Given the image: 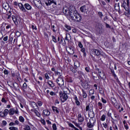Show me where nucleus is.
Returning <instances> with one entry per match:
<instances>
[{
	"instance_id": "nucleus-29",
	"label": "nucleus",
	"mask_w": 130,
	"mask_h": 130,
	"mask_svg": "<svg viewBox=\"0 0 130 130\" xmlns=\"http://www.w3.org/2000/svg\"><path fill=\"white\" fill-rule=\"evenodd\" d=\"M89 117H90V118H94L95 114L94 113V112H91L88 114Z\"/></svg>"
},
{
	"instance_id": "nucleus-38",
	"label": "nucleus",
	"mask_w": 130,
	"mask_h": 130,
	"mask_svg": "<svg viewBox=\"0 0 130 130\" xmlns=\"http://www.w3.org/2000/svg\"><path fill=\"white\" fill-rule=\"evenodd\" d=\"M94 89H90L89 91V96H92L94 94Z\"/></svg>"
},
{
	"instance_id": "nucleus-61",
	"label": "nucleus",
	"mask_w": 130,
	"mask_h": 130,
	"mask_svg": "<svg viewBox=\"0 0 130 130\" xmlns=\"http://www.w3.org/2000/svg\"><path fill=\"white\" fill-rule=\"evenodd\" d=\"M4 73L5 74V75H9V71L5 69L4 71Z\"/></svg>"
},
{
	"instance_id": "nucleus-44",
	"label": "nucleus",
	"mask_w": 130,
	"mask_h": 130,
	"mask_svg": "<svg viewBox=\"0 0 130 130\" xmlns=\"http://www.w3.org/2000/svg\"><path fill=\"white\" fill-rule=\"evenodd\" d=\"M64 27L68 29L69 31H71L72 30V28H71V26L70 25H68L67 24L65 25Z\"/></svg>"
},
{
	"instance_id": "nucleus-8",
	"label": "nucleus",
	"mask_w": 130,
	"mask_h": 130,
	"mask_svg": "<svg viewBox=\"0 0 130 130\" xmlns=\"http://www.w3.org/2000/svg\"><path fill=\"white\" fill-rule=\"evenodd\" d=\"M88 6H87L86 5H84L80 7V12H81V13H88Z\"/></svg>"
},
{
	"instance_id": "nucleus-24",
	"label": "nucleus",
	"mask_w": 130,
	"mask_h": 130,
	"mask_svg": "<svg viewBox=\"0 0 130 130\" xmlns=\"http://www.w3.org/2000/svg\"><path fill=\"white\" fill-rule=\"evenodd\" d=\"M52 110L54 112H55V113H57V114L59 113V111H58V108H57V107H56L53 106Z\"/></svg>"
},
{
	"instance_id": "nucleus-31",
	"label": "nucleus",
	"mask_w": 130,
	"mask_h": 130,
	"mask_svg": "<svg viewBox=\"0 0 130 130\" xmlns=\"http://www.w3.org/2000/svg\"><path fill=\"white\" fill-rule=\"evenodd\" d=\"M87 93L86 92V91H85V90H84L83 89H82V96L83 98H87Z\"/></svg>"
},
{
	"instance_id": "nucleus-25",
	"label": "nucleus",
	"mask_w": 130,
	"mask_h": 130,
	"mask_svg": "<svg viewBox=\"0 0 130 130\" xmlns=\"http://www.w3.org/2000/svg\"><path fill=\"white\" fill-rule=\"evenodd\" d=\"M57 75H59V77H61L62 76V70L60 69H58L57 70Z\"/></svg>"
},
{
	"instance_id": "nucleus-62",
	"label": "nucleus",
	"mask_w": 130,
	"mask_h": 130,
	"mask_svg": "<svg viewBox=\"0 0 130 130\" xmlns=\"http://www.w3.org/2000/svg\"><path fill=\"white\" fill-rule=\"evenodd\" d=\"M13 39L14 38H13V37L9 36V41H10V42H12Z\"/></svg>"
},
{
	"instance_id": "nucleus-7",
	"label": "nucleus",
	"mask_w": 130,
	"mask_h": 130,
	"mask_svg": "<svg viewBox=\"0 0 130 130\" xmlns=\"http://www.w3.org/2000/svg\"><path fill=\"white\" fill-rule=\"evenodd\" d=\"M98 27L96 28V31L99 34H102L104 32L103 27L102 24L99 23L97 25Z\"/></svg>"
},
{
	"instance_id": "nucleus-1",
	"label": "nucleus",
	"mask_w": 130,
	"mask_h": 130,
	"mask_svg": "<svg viewBox=\"0 0 130 130\" xmlns=\"http://www.w3.org/2000/svg\"><path fill=\"white\" fill-rule=\"evenodd\" d=\"M69 17L76 22H81L82 20L81 14L75 12H69Z\"/></svg>"
},
{
	"instance_id": "nucleus-49",
	"label": "nucleus",
	"mask_w": 130,
	"mask_h": 130,
	"mask_svg": "<svg viewBox=\"0 0 130 130\" xmlns=\"http://www.w3.org/2000/svg\"><path fill=\"white\" fill-rule=\"evenodd\" d=\"M114 105V106L116 108H118V109H119V108H120V106L119 105H117V103H116V104H115Z\"/></svg>"
},
{
	"instance_id": "nucleus-26",
	"label": "nucleus",
	"mask_w": 130,
	"mask_h": 130,
	"mask_svg": "<svg viewBox=\"0 0 130 130\" xmlns=\"http://www.w3.org/2000/svg\"><path fill=\"white\" fill-rule=\"evenodd\" d=\"M73 123H74L75 124V125L76 126H77V127H79V128L80 129V130H83V128H82V127L80 126V125H81V124L80 123H78L75 121H73Z\"/></svg>"
},
{
	"instance_id": "nucleus-15",
	"label": "nucleus",
	"mask_w": 130,
	"mask_h": 130,
	"mask_svg": "<svg viewBox=\"0 0 130 130\" xmlns=\"http://www.w3.org/2000/svg\"><path fill=\"white\" fill-rule=\"evenodd\" d=\"M84 117L82 116V114L81 113L79 114L78 115V120L79 122H83L84 121Z\"/></svg>"
},
{
	"instance_id": "nucleus-2",
	"label": "nucleus",
	"mask_w": 130,
	"mask_h": 130,
	"mask_svg": "<svg viewBox=\"0 0 130 130\" xmlns=\"http://www.w3.org/2000/svg\"><path fill=\"white\" fill-rule=\"evenodd\" d=\"M96 122V118H90L89 121L87 123V127L89 128H92L95 125V123Z\"/></svg>"
},
{
	"instance_id": "nucleus-21",
	"label": "nucleus",
	"mask_w": 130,
	"mask_h": 130,
	"mask_svg": "<svg viewBox=\"0 0 130 130\" xmlns=\"http://www.w3.org/2000/svg\"><path fill=\"white\" fill-rule=\"evenodd\" d=\"M24 7L28 11H30V10L32 9V7H31V5L28 3H26L24 4Z\"/></svg>"
},
{
	"instance_id": "nucleus-54",
	"label": "nucleus",
	"mask_w": 130,
	"mask_h": 130,
	"mask_svg": "<svg viewBox=\"0 0 130 130\" xmlns=\"http://www.w3.org/2000/svg\"><path fill=\"white\" fill-rule=\"evenodd\" d=\"M103 125L105 128H107V127H108V125L106 123H103Z\"/></svg>"
},
{
	"instance_id": "nucleus-19",
	"label": "nucleus",
	"mask_w": 130,
	"mask_h": 130,
	"mask_svg": "<svg viewBox=\"0 0 130 130\" xmlns=\"http://www.w3.org/2000/svg\"><path fill=\"white\" fill-rule=\"evenodd\" d=\"M31 111H32V112H34V113H35V114L37 115V116H38V117H41L40 113H39V112H38V111H37L36 109H31Z\"/></svg>"
},
{
	"instance_id": "nucleus-28",
	"label": "nucleus",
	"mask_w": 130,
	"mask_h": 130,
	"mask_svg": "<svg viewBox=\"0 0 130 130\" xmlns=\"http://www.w3.org/2000/svg\"><path fill=\"white\" fill-rule=\"evenodd\" d=\"M100 77L103 80H105L106 79V77L105 76V74L104 73L102 72V73L100 74Z\"/></svg>"
},
{
	"instance_id": "nucleus-48",
	"label": "nucleus",
	"mask_w": 130,
	"mask_h": 130,
	"mask_svg": "<svg viewBox=\"0 0 130 130\" xmlns=\"http://www.w3.org/2000/svg\"><path fill=\"white\" fill-rule=\"evenodd\" d=\"M0 116L1 117H6V116L5 114L4 113V112H0Z\"/></svg>"
},
{
	"instance_id": "nucleus-42",
	"label": "nucleus",
	"mask_w": 130,
	"mask_h": 130,
	"mask_svg": "<svg viewBox=\"0 0 130 130\" xmlns=\"http://www.w3.org/2000/svg\"><path fill=\"white\" fill-rule=\"evenodd\" d=\"M86 49L84 48H81V52H83L84 56H86Z\"/></svg>"
},
{
	"instance_id": "nucleus-51",
	"label": "nucleus",
	"mask_w": 130,
	"mask_h": 130,
	"mask_svg": "<svg viewBox=\"0 0 130 130\" xmlns=\"http://www.w3.org/2000/svg\"><path fill=\"white\" fill-rule=\"evenodd\" d=\"M37 103H38V105H39V106L40 107L42 106V105L43 104V103L41 101H38Z\"/></svg>"
},
{
	"instance_id": "nucleus-23",
	"label": "nucleus",
	"mask_w": 130,
	"mask_h": 130,
	"mask_svg": "<svg viewBox=\"0 0 130 130\" xmlns=\"http://www.w3.org/2000/svg\"><path fill=\"white\" fill-rule=\"evenodd\" d=\"M12 85L13 86L15 90H16V91H18V90L20 89V87H19V84L17 83H13Z\"/></svg>"
},
{
	"instance_id": "nucleus-43",
	"label": "nucleus",
	"mask_w": 130,
	"mask_h": 130,
	"mask_svg": "<svg viewBox=\"0 0 130 130\" xmlns=\"http://www.w3.org/2000/svg\"><path fill=\"white\" fill-rule=\"evenodd\" d=\"M15 35L17 36V37H20V36H21V32H20L19 31H16Z\"/></svg>"
},
{
	"instance_id": "nucleus-59",
	"label": "nucleus",
	"mask_w": 130,
	"mask_h": 130,
	"mask_svg": "<svg viewBox=\"0 0 130 130\" xmlns=\"http://www.w3.org/2000/svg\"><path fill=\"white\" fill-rule=\"evenodd\" d=\"M78 46L80 47V48H83V44H82V43H81V42H79Z\"/></svg>"
},
{
	"instance_id": "nucleus-63",
	"label": "nucleus",
	"mask_w": 130,
	"mask_h": 130,
	"mask_svg": "<svg viewBox=\"0 0 130 130\" xmlns=\"http://www.w3.org/2000/svg\"><path fill=\"white\" fill-rule=\"evenodd\" d=\"M98 14L101 18H102V17H103V14H102V12H99L98 13Z\"/></svg>"
},
{
	"instance_id": "nucleus-55",
	"label": "nucleus",
	"mask_w": 130,
	"mask_h": 130,
	"mask_svg": "<svg viewBox=\"0 0 130 130\" xmlns=\"http://www.w3.org/2000/svg\"><path fill=\"white\" fill-rule=\"evenodd\" d=\"M69 126H70V127H72L73 128H75L76 127H75V126L74 125V124H73L72 123H70L69 124Z\"/></svg>"
},
{
	"instance_id": "nucleus-17",
	"label": "nucleus",
	"mask_w": 130,
	"mask_h": 130,
	"mask_svg": "<svg viewBox=\"0 0 130 130\" xmlns=\"http://www.w3.org/2000/svg\"><path fill=\"white\" fill-rule=\"evenodd\" d=\"M12 20L15 25H18V16H12Z\"/></svg>"
},
{
	"instance_id": "nucleus-10",
	"label": "nucleus",
	"mask_w": 130,
	"mask_h": 130,
	"mask_svg": "<svg viewBox=\"0 0 130 130\" xmlns=\"http://www.w3.org/2000/svg\"><path fill=\"white\" fill-rule=\"evenodd\" d=\"M51 4H54L55 6H57L56 2H55V0H46L45 4L46 6H50Z\"/></svg>"
},
{
	"instance_id": "nucleus-36",
	"label": "nucleus",
	"mask_w": 130,
	"mask_h": 130,
	"mask_svg": "<svg viewBox=\"0 0 130 130\" xmlns=\"http://www.w3.org/2000/svg\"><path fill=\"white\" fill-rule=\"evenodd\" d=\"M113 113L114 114V116L115 118H117L118 117V114L115 111L113 110Z\"/></svg>"
},
{
	"instance_id": "nucleus-45",
	"label": "nucleus",
	"mask_w": 130,
	"mask_h": 130,
	"mask_svg": "<svg viewBox=\"0 0 130 130\" xmlns=\"http://www.w3.org/2000/svg\"><path fill=\"white\" fill-rule=\"evenodd\" d=\"M24 130H30L31 129V127H30V126L27 125L26 126H25V127L24 128Z\"/></svg>"
},
{
	"instance_id": "nucleus-27",
	"label": "nucleus",
	"mask_w": 130,
	"mask_h": 130,
	"mask_svg": "<svg viewBox=\"0 0 130 130\" xmlns=\"http://www.w3.org/2000/svg\"><path fill=\"white\" fill-rule=\"evenodd\" d=\"M123 15H125V16H126V17H127V18H129V17H130V11L129 10L126 11L125 12H124Z\"/></svg>"
},
{
	"instance_id": "nucleus-12",
	"label": "nucleus",
	"mask_w": 130,
	"mask_h": 130,
	"mask_svg": "<svg viewBox=\"0 0 130 130\" xmlns=\"http://www.w3.org/2000/svg\"><path fill=\"white\" fill-rule=\"evenodd\" d=\"M30 105L31 106V107L34 108V109H38V106L37 105V104H36V103L34 102H30L29 103Z\"/></svg>"
},
{
	"instance_id": "nucleus-47",
	"label": "nucleus",
	"mask_w": 130,
	"mask_h": 130,
	"mask_svg": "<svg viewBox=\"0 0 130 130\" xmlns=\"http://www.w3.org/2000/svg\"><path fill=\"white\" fill-rule=\"evenodd\" d=\"M9 129L10 130H18V128L14 126L10 127Z\"/></svg>"
},
{
	"instance_id": "nucleus-34",
	"label": "nucleus",
	"mask_w": 130,
	"mask_h": 130,
	"mask_svg": "<svg viewBox=\"0 0 130 130\" xmlns=\"http://www.w3.org/2000/svg\"><path fill=\"white\" fill-rule=\"evenodd\" d=\"M111 101L113 105L116 104V100L114 98H111Z\"/></svg>"
},
{
	"instance_id": "nucleus-33",
	"label": "nucleus",
	"mask_w": 130,
	"mask_h": 130,
	"mask_svg": "<svg viewBox=\"0 0 130 130\" xmlns=\"http://www.w3.org/2000/svg\"><path fill=\"white\" fill-rule=\"evenodd\" d=\"M98 106L99 109H102L103 108V104H102V103H101V102L98 103Z\"/></svg>"
},
{
	"instance_id": "nucleus-56",
	"label": "nucleus",
	"mask_w": 130,
	"mask_h": 130,
	"mask_svg": "<svg viewBox=\"0 0 130 130\" xmlns=\"http://www.w3.org/2000/svg\"><path fill=\"white\" fill-rule=\"evenodd\" d=\"M99 92L101 94H104V91H103V89L102 88L99 89Z\"/></svg>"
},
{
	"instance_id": "nucleus-37",
	"label": "nucleus",
	"mask_w": 130,
	"mask_h": 130,
	"mask_svg": "<svg viewBox=\"0 0 130 130\" xmlns=\"http://www.w3.org/2000/svg\"><path fill=\"white\" fill-rule=\"evenodd\" d=\"M9 110L8 109H5L4 110V111L3 112V113H4V115H5V116H7V115H8V114H9Z\"/></svg>"
},
{
	"instance_id": "nucleus-50",
	"label": "nucleus",
	"mask_w": 130,
	"mask_h": 130,
	"mask_svg": "<svg viewBox=\"0 0 130 130\" xmlns=\"http://www.w3.org/2000/svg\"><path fill=\"white\" fill-rule=\"evenodd\" d=\"M7 121H6L3 120V121H2V125H3V126H6V125H7Z\"/></svg>"
},
{
	"instance_id": "nucleus-52",
	"label": "nucleus",
	"mask_w": 130,
	"mask_h": 130,
	"mask_svg": "<svg viewBox=\"0 0 130 130\" xmlns=\"http://www.w3.org/2000/svg\"><path fill=\"white\" fill-rule=\"evenodd\" d=\"M22 87L23 89H27V84L26 83V82H24V83H23Z\"/></svg>"
},
{
	"instance_id": "nucleus-39",
	"label": "nucleus",
	"mask_w": 130,
	"mask_h": 130,
	"mask_svg": "<svg viewBox=\"0 0 130 130\" xmlns=\"http://www.w3.org/2000/svg\"><path fill=\"white\" fill-rule=\"evenodd\" d=\"M106 118V116H105L104 114L102 116H101V120L102 121H104L105 120Z\"/></svg>"
},
{
	"instance_id": "nucleus-9",
	"label": "nucleus",
	"mask_w": 130,
	"mask_h": 130,
	"mask_svg": "<svg viewBox=\"0 0 130 130\" xmlns=\"http://www.w3.org/2000/svg\"><path fill=\"white\" fill-rule=\"evenodd\" d=\"M92 53L94 55H96V56H99L100 54H101V51L100 50L96 49H93L92 50Z\"/></svg>"
},
{
	"instance_id": "nucleus-30",
	"label": "nucleus",
	"mask_w": 130,
	"mask_h": 130,
	"mask_svg": "<svg viewBox=\"0 0 130 130\" xmlns=\"http://www.w3.org/2000/svg\"><path fill=\"white\" fill-rule=\"evenodd\" d=\"M74 66L76 69H77V68H79L80 67V62L78 61H75L74 62Z\"/></svg>"
},
{
	"instance_id": "nucleus-40",
	"label": "nucleus",
	"mask_w": 130,
	"mask_h": 130,
	"mask_svg": "<svg viewBox=\"0 0 130 130\" xmlns=\"http://www.w3.org/2000/svg\"><path fill=\"white\" fill-rule=\"evenodd\" d=\"M52 38L53 42L56 43L57 42V40H56V38L54 37V36H52Z\"/></svg>"
},
{
	"instance_id": "nucleus-32",
	"label": "nucleus",
	"mask_w": 130,
	"mask_h": 130,
	"mask_svg": "<svg viewBox=\"0 0 130 130\" xmlns=\"http://www.w3.org/2000/svg\"><path fill=\"white\" fill-rule=\"evenodd\" d=\"M19 121H20V122H22L23 123V122L25 121V119L23 116H20L19 117Z\"/></svg>"
},
{
	"instance_id": "nucleus-46",
	"label": "nucleus",
	"mask_w": 130,
	"mask_h": 130,
	"mask_svg": "<svg viewBox=\"0 0 130 130\" xmlns=\"http://www.w3.org/2000/svg\"><path fill=\"white\" fill-rule=\"evenodd\" d=\"M52 128L53 130L57 129V127H56V124L55 123L53 124Z\"/></svg>"
},
{
	"instance_id": "nucleus-58",
	"label": "nucleus",
	"mask_w": 130,
	"mask_h": 130,
	"mask_svg": "<svg viewBox=\"0 0 130 130\" xmlns=\"http://www.w3.org/2000/svg\"><path fill=\"white\" fill-rule=\"evenodd\" d=\"M85 70L86 72H87V73H90V68L86 67L85 68Z\"/></svg>"
},
{
	"instance_id": "nucleus-3",
	"label": "nucleus",
	"mask_w": 130,
	"mask_h": 130,
	"mask_svg": "<svg viewBox=\"0 0 130 130\" xmlns=\"http://www.w3.org/2000/svg\"><path fill=\"white\" fill-rule=\"evenodd\" d=\"M59 96L61 102H66L68 100V94L66 92L60 93Z\"/></svg>"
},
{
	"instance_id": "nucleus-6",
	"label": "nucleus",
	"mask_w": 130,
	"mask_h": 130,
	"mask_svg": "<svg viewBox=\"0 0 130 130\" xmlns=\"http://www.w3.org/2000/svg\"><path fill=\"white\" fill-rule=\"evenodd\" d=\"M15 113V114H19V110L18 109V108H16V109H15V108H11L9 110V115H14Z\"/></svg>"
},
{
	"instance_id": "nucleus-53",
	"label": "nucleus",
	"mask_w": 130,
	"mask_h": 130,
	"mask_svg": "<svg viewBox=\"0 0 130 130\" xmlns=\"http://www.w3.org/2000/svg\"><path fill=\"white\" fill-rule=\"evenodd\" d=\"M125 5H126V3L125 2V1H123V3L121 5L122 8H124V7H125Z\"/></svg>"
},
{
	"instance_id": "nucleus-18",
	"label": "nucleus",
	"mask_w": 130,
	"mask_h": 130,
	"mask_svg": "<svg viewBox=\"0 0 130 130\" xmlns=\"http://www.w3.org/2000/svg\"><path fill=\"white\" fill-rule=\"evenodd\" d=\"M82 87L83 88H84V89L87 90V89L89 88V87H90V86H89V83H88V82H85L82 84Z\"/></svg>"
},
{
	"instance_id": "nucleus-14",
	"label": "nucleus",
	"mask_w": 130,
	"mask_h": 130,
	"mask_svg": "<svg viewBox=\"0 0 130 130\" xmlns=\"http://www.w3.org/2000/svg\"><path fill=\"white\" fill-rule=\"evenodd\" d=\"M19 124H20V122H19V121L18 120H15L14 121V122H11L9 123V125L10 126H15V125H19Z\"/></svg>"
},
{
	"instance_id": "nucleus-11",
	"label": "nucleus",
	"mask_w": 130,
	"mask_h": 130,
	"mask_svg": "<svg viewBox=\"0 0 130 130\" xmlns=\"http://www.w3.org/2000/svg\"><path fill=\"white\" fill-rule=\"evenodd\" d=\"M18 7L20 10L22 11V12H23L24 13H26V12H27V10L26 9H25L24 5H23L22 3H18Z\"/></svg>"
},
{
	"instance_id": "nucleus-41",
	"label": "nucleus",
	"mask_w": 130,
	"mask_h": 130,
	"mask_svg": "<svg viewBox=\"0 0 130 130\" xmlns=\"http://www.w3.org/2000/svg\"><path fill=\"white\" fill-rule=\"evenodd\" d=\"M6 28L7 30H11L12 25L11 24H7Z\"/></svg>"
},
{
	"instance_id": "nucleus-20",
	"label": "nucleus",
	"mask_w": 130,
	"mask_h": 130,
	"mask_svg": "<svg viewBox=\"0 0 130 130\" xmlns=\"http://www.w3.org/2000/svg\"><path fill=\"white\" fill-rule=\"evenodd\" d=\"M112 112H113V109H110L108 111V112L107 115V116H108L109 117H111V118H112V119H113V118H112V116H111V114H112Z\"/></svg>"
},
{
	"instance_id": "nucleus-57",
	"label": "nucleus",
	"mask_w": 130,
	"mask_h": 130,
	"mask_svg": "<svg viewBox=\"0 0 130 130\" xmlns=\"http://www.w3.org/2000/svg\"><path fill=\"white\" fill-rule=\"evenodd\" d=\"M115 121L116 122H117V120H114V119H113V120L112 121V123H113V125H116Z\"/></svg>"
},
{
	"instance_id": "nucleus-22",
	"label": "nucleus",
	"mask_w": 130,
	"mask_h": 130,
	"mask_svg": "<svg viewBox=\"0 0 130 130\" xmlns=\"http://www.w3.org/2000/svg\"><path fill=\"white\" fill-rule=\"evenodd\" d=\"M47 83L51 88H53L55 86V84L52 81L49 80Z\"/></svg>"
},
{
	"instance_id": "nucleus-60",
	"label": "nucleus",
	"mask_w": 130,
	"mask_h": 130,
	"mask_svg": "<svg viewBox=\"0 0 130 130\" xmlns=\"http://www.w3.org/2000/svg\"><path fill=\"white\" fill-rule=\"evenodd\" d=\"M45 78H46L47 80H49V76H48V74L46 73L45 74Z\"/></svg>"
},
{
	"instance_id": "nucleus-16",
	"label": "nucleus",
	"mask_w": 130,
	"mask_h": 130,
	"mask_svg": "<svg viewBox=\"0 0 130 130\" xmlns=\"http://www.w3.org/2000/svg\"><path fill=\"white\" fill-rule=\"evenodd\" d=\"M62 12L63 14L66 15V16H67L68 17H69V16H70V12H72V11L69 10V9L63 8L62 10Z\"/></svg>"
},
{
	"instance_id": "nucleus-64",
	"label": "nucleus",
	"mask_w": 130,
	"mask_h": 130,
	"mask_svg": "<svg viewBox=\"0 0 130 130\" xmlns=\"http://www.w3.org/2000/svg\"><path fill=\"white\" fill-rule=\"evenodd\" d=\"M2 102H3L4 103H7V100H6L5 98H2Z\"/></svg>"
},
{
	"instance_id": "nucleus-35",
	"label": "nucleus",
	"mask_w": 130,
	"mask_h": 130,
	"mask_svg": "<svg viewBox=\"0 0 130 130\" xmlns=\"http://www.w3.org/2000/svg\"><path fill=\"white\" fill-rule=\"evenodd\" d=\"M67 81L68 83H73V78L72 77H68Z\"/></svg>"
},
{
	"instance_id": "nucleus-4",
	"label": "nucleus",
	"mask_w": 130,
	"mask_h": 130,
	"mask_svg": "<svg viewBox=\"0 0 130 130\" xmlns=\"http://www.w3.org/2000/svg\"><path fill=\"white\" fill-rule=\"evenodd\" d=\"M33 3L36 8L38 9H41L42 8V3L40 0H33Z\"/></svg>"
},
{
	"instance_id": "nucleus-5",
	"label": "nucleus",
	"mask_w": 130,
	"mask_h": 130,
	"mask_svg": "<svg viewBox=\"0 0 130 130\" xmlns=\"http://www.w3.org/2000/svg\"><path fill=\"white\" fill-rule=\"evenodd\" d=\"M56 82H57L58 85L61 87L64 85V81H63V78L61 76H59V77L56 79Z\"/></svg>"
},
{
	"instance_id": "nucleus-13",
	"label": "nucleus",
	"mask_w": 130,
	"mask_h": 130,
	"mask_svg": "<svg viewBox=\"0 0 130 130\" xmlns=\"http://www.w3.org/2000/svg\"><path fill=\"white\" fill-rule=\"evenodd\" d=\"M43 116H49L50 115V112L48 110H44L43 111Z\"/></svg>"
}]
</instances>
